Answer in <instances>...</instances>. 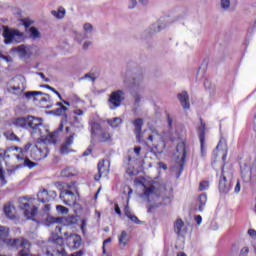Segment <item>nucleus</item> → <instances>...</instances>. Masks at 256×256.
I'll return each mask as SVG.
<instances>
[{"instance_id":"f257e3e1","label":"nucleus","mask_w":256,"mask_h":256,"mask_svg":"<svg viewBox=\"0 0 256 256\" xmlns=\"http://www.w3.org/2000/svg\"><path fill=\"white\" fill-rule=\"evenodd\" d=\"M19 207L24 211L26 219H33L37 215V206H35V198L22 197L19 198Z\"/></svg>"},{"instance_id":"f03ea898","label":"nucleus","mask_w":256,"mask_h":256,"mask_svg":"<svg viewBox=\"0 0 256 256\" xmlns=\"http://www.w3.org/2000/svg\"><path fill=\"white\" fill-rule=\"evenodd\" d=\"M4 43L10 45V43H21L25 40V35L19 30L11 29L8 26H3Z\"/></svg>"},{"instance_id":"7ed1b4c3","label":"nucleus","mask_w":256,"mask_h":256,"mask_svg":"<svg viewBox=\"0 0 256 256\" xmlns=\"http://www.w3.org/2000/svg\"><path fill=\"white\" fill-rule=\"evenodd\" d=\"M6 245L13 247V249H19L21 247L22 250L19 251V256H31V254L29 253V247H31V243H29V240L25 238L6 240Z\"/></svg>"},{"instance_id":"20e7f679","label":"nucleus","mask_w":256,"mask_h":256,"mask_svg":"<svg viewBox=\"0 0 256 256\" xmlns=\"http://www.w3.org/2000/svg\"><path fill=\"white\" fill-rule=\"evenodd\" d=\"M27 127L32 129L33 133H37L40 137H45V133H48V129L43 126V118L35 117V116H27Z\"/></svg>"},{"instance_id":"39448f33","label":"nucleus","mask_w":256,"mask_h":256,"mask_svg":"<svg viewBox=\"0 0 256 256\" xmlns=\"http://www.w3.org/2000/svg\"><path fill=\"white\" fill-rule=\"evenodd\" d=\"M92 137H97L100 143H107L111 141V134L101 127V124L94 122L91 127Z\"/></svg>"},{"instance_id":"423d86ee","label":"nucleus","mask_w":256,"mask_h":256,"mask_svg":"<svg viewBox=\"0 0 256 256\" xmlns=\"http://www.w3.org/2000/svg\"><path fill=\"white\" fill-rule=\"evenodd\" d=\"M125 101V92L123 90L113 91L108 99L109 109L115 111L118 107H121V103Z\"/></svg>"},{"instance_id":"0eeeda50","label":"nucleus","mask_w":256,"mask_h":256,"mask_svg":"<svg viewBox=\"0 0 256 256\" xmlns=\"http://www.w3.org/2000/svg\"><path fill=\"white\" fill-rule=\"evenodd\" d=\"M241 175L244 183H250L252 187L256 188V159L254 160L250 171L243 169Z\"/></svg>"},{"instance_id":"6e6552de","label":"nucleus","mask_w":256,"mask_h":256,"mask_svg":"<svg viewBox=\"0 0 256 256\" xmlns=\"http://www.w3.org/2000/svg\"><path fill=\"white\" fill-rule=\"evenodd\" d=\"M24 97L26 99H33V101H38L39 103H48V101H51V96L41 91H28L24 93Z\"/></svg>"},{"instance_id":"1a4fd4ad","label":"nucleus","mask_w":256,"mask_h":256,"mask_svg":"<svg viewBox=\"0 0 256 256\" xmlns=\"http://www.w3.org/2000/svg\"><path fill=\"white\" fill-rule=\"evenodd\" d=\"M147 140L152 143L154 149H156L157 153H163V149H165V141L159 134H151L148 136Z\"/></svg>"},{"instance_id":"9d476101","label":"nucleus","mask_w":256,"mask_h":256,"mask_svg":"<svg viewBox=\"0 0 256 256\" xmlns=\"http://www.w3.org/2000/svg\"><path fill=\"white\" fill-rule=\"evenodd\" d=\"M233 174V168L231 166L227 167L223 165L218 183H233Z\"/></svg>"},{"instance_id":"9b49d317","label":"nucleus","mask_w":256,"mask_h":256,"mask_svg":"<svg viewBox=\"0 0 256 256\" xmlns=\"http://www.w3.org/2000/svg\"><path fill=\"white\" fill-rule=\"evenodd\" d=\"M132 125L134 127V135L138 143H143V118H136L133 120Z\"/></svg>"},{"instance_id":"f8f14e48","label":"nucleus","mask_w":256,"mask_h":256,"mask_svg":"<svg viewBox=\"0 0 256 256\" xmlns=\"http://www.w3.org/2000/svg\"><path fill=\"white\" fill-rule=\"evenodd\" d=\"M63 127V122H61L58 129H56L54 132H46L44 143H49L50 145H57V137H59V133L63 131Z\"/></svg>"},{"instance_id":"ddd939ff","label":"nucleus","mask_w":256,"mask_h":256,"mask_svg":"<svg viewBox=\"0 0 256 256\" xmlns=\"http://www.w3.org/2000/svg\"><path fill=\"white\" fill-rule=\"evenodd\" d=\"M176 151L178 153L177 157L180 159V173L183 171V163H185V159L187 157V146L185 142H180L176 146Z\"/></svg>"},{"instance_id":"4468645a","label":"nucleus","mask_w":256,"mask_h":256,"mask_svg":"<svg viewBox=\"0 0 256 256\" xmlns=\"http://www.w3.org/2000/svg\"><path fill=\"white\" fill-rule=\"evenodd\" d=\"M31 49V46L20 45L18 47L13 48L12 51L18 53L21 59H29V57L33 55Z\"/></svg>"},{"instance_id":"2eb2a0df","label":"nucleus","mask_w":256,"mask_h":256,"mask_svg":"<svg viewBox=\"0 0 256 256\" xmlns=\"http://www.w3.org/2000/svg\"><path fill=\"white\" fill-rule=\"evenodd\" d=\"M46 256H67V252L63 247L48 246Z\"/></svg>"},{"instance_id":"dca6fc26","label":"nucleus","mask_w":256,"mask_h":256,"mask_svg":"<svg viewBox=\"0 0 256 256\" xmlns=\"http://www.w3.org/2000/svg\"><path fill=\"white\" fill-rule=\"evenodd\" d=\"M106 163L107 162L105 160L98 163V175L94 177L95 181H100L103 175L109 174V164H106Z\"/></svg>"},{"instance_id":"f3484780","label":"nucleus","mask_w":256,"mask_h":256,"mask_svg":"<svg viewBox=\"0 0 256 256\" xmlns=\"http://www.w3.org/2000/svg\"><path fill=\"white\" fill-rule=\"evenodd\" d=\"M60 199H62L65 205H72L75 203V193L70 190H64L60 193Z\"/></svg>"},{"instance_id":"a211bd4d","label":"nucleus","mask_w":256,"mask_h":256,"mask_svg":"<svg viewBox=\"0 0 256 256\" xmlns=\"http://www.w3.org/2000/svg\"><path fill=\"white\" fill-rule=\"evenodd\" d=\"M140 197L141 199H144V201H151V198L153 199V197H157V192H155V186H144V193L141 194Z\"/></svg>"},{"instance_id":"6ab92c4d","label":"nucleus","mask_w":256,"mask_h":256,"mask_svg":"<svg viewBox=\"0 0 256 256\" xmlns=\"http://www.w3.org/2000/svg\"><path fill=\"white\" fill-rule=\"evenodd\" d=\"M174 231L179 237L187 234V228H185V222L181 218H178L174 223Z\"/></svg>"},{"instance_id":"aec40b11","label":"nucleus","mask_w":256,"mask_h":256,"mask_svg":"<svg viewBox=\"0 0 256 256\" xmlns=\"http://www.w3.org/2000/svg\"><path fill=\"white\" fill-rule=\"evenodd\" d=\"M131 95H132L133 100H134L132 113L134 115H138L139 107H141V100L143 99V97L141 96V94H139V92H131Z\"/></svg>"},{"instance_id":"412c9836","label":"nucleus","mask_w":256,"mask_h":256,"mask_svg":"<svg viewBox=\"0 0 256 256\" xmlns=\"http://www.w3.org/2000/svg\"><path fill=\"white\" fill-rule=\"evenodd\" d=\"M70 125L74 132L79 133L83 129V118L81 116H73Z\"/></svg>"},{"instance_id":"4be33fe9","label":"nucleus","mask_w":256,"mask_h":256,"mask_svg":"<svg viewBox=\"0 0 256 256\" xmlns=\"http://www.w3.org/2000/svg\"><path fill=\"white\" fill-rule=\"evenodd\" d=\"M217 151H221L222 153V161H225L227 159V139L222 138L220 139L218 145L216 146Z\"/></svg>"},{"instance_id":"5701e85b","label":"nucleus","mask_w":256,"mask_h":256,"mask_svg":"<svg viewBox=\"0 0 256 256\" xmlns=\"http://www.w3.org/2000/svg\"><path fill=\"white\" fill-rule=\"evenodd\" d=\"M178 101L181 103L183 109H189L191 104H189V94L184 91L178 94Z\"/></svg>"},{"instance_id":"b1692460","label":"nucleus","mask_w":256,"mask_h":256,"mask_svg":"<svg viewBox=\"0 0 256 256\" xmlns=\"http://www.w3.org/2000/svg\"><path fill=\"white\" fill-rule=\"evenodd\" d=\"M233 187V182H218V189L222 195H227Z\"/></svg>"},{"instance_id":"393cba45","label":"nucleus","mask_w":256,"mask_h":256,"mask_svg":"<svg viewBox=\"0 0 256 256\" xmlns=\"http://www.w3.org/2000/svg\"><path fill=\"white\" fill-rule=\"evenodd\" d=\"M143 84V74H135L132 77V84H131V89H137V87H141Z\"/></svg>"},{"instance_id":"a878e982","label":"nucleus","mask_w":256,"mask_h":256,"mask_svg":"<svg viewBox=\"0 0 256 256\" xmlns=\"http://www.w3.org/2000/svg\"><path fill=\"white\" fill-rule=\"evenodd\" d=\"M29 38L33 41H37V39H41V32H39V29L37 27L32 26L28 29Z\"/></svg>"},{"instance_id":"bb28decb","label":"nucleus","mask_w":256,"mask_h":256,"mask_svg":"<svg viewBox=\"0 0 256 256\" xmlns=\"http://www.w3.org/2000/svg\"><path fill=\"white\" fill-rule=\"evenodd\" d=\"M38 201L40 203H48V201H51V198H49V191L47 189H43L37 194Z\"/></svg>"},{"instance_id":"cd10ccee","label":"nucleus","mask_w":256,"mask_h":256,"mask_svg":"<svg viewBox=\"0 0 256 256\" xmlns=\"http://www.w3.org/2000/svg\"><path fill=\"white\" fill-rule=\"evenodd\" d=\"M207 127L205 125V122H203V119H200V126L197 128V134L199 137V141L205 140V131Z\"/></svg>"},{"instance_id":"c85d7f7f","label":"nucleus","mask_w":256,"mask_h":256,"mask_svg":"<svg viewBox=\"0 0 256 256\" xmlns=\"http://www.w3.org/2000/svg\"><path fill=\"white\" fill-rule=\"evenodd\" d=\"M15 127H21V129H27V118L19 117L12 121Z\"/></svg>"},{"instance_id":"c756f323","label":"nucleus","mask_w":256,"mask_h":256,"mask_svg":"<svg viewBox=\"0 0 256 256\" xmlns=\"http://www.w3.org/2000/svg\"><path fill=\"white\" fill-rule=\"evenodd\" d=\"M66 13L67 11L63 8V6H60L58 10L51 11V15H53V17H55L56 19H64Z\"/></svg>"},{"instance_id":"7c9ffc66","label":"nucleus","mask_w":256,"mask_h":256,"mask_svg":"<svg viewBox=\"0 0 256 256\" xmlns=\"http://www.w3.org/2000/svg\"><path fill=\"white\" fill-rule=\"evenodd\" d=\"M84 39H89L93 33V25L91 23H85L83 26Z\"/></svg>"},{"instance_id":"2f4dec72","label":"nucleus","mask_w":256,"mask_h":256,"mask_svg":"<svg viewBox=\"0 0 256 256\" xmlns=\"http://www.w3.org/2000/svg\"><path fill=\"white\" fill-rule=\"evenodd\" d=\"M7 237H9V228L0 226V241L7 243L9 240Z\"/></svg>"},{"instance_id":"473e14b6","label":"nucleus","mask_w":256,"mask_h":256,"mask_svg":"<svg viewBox=\"0 0 256 256\" xmlns=\"http://www.w3.org/2000/svg\"><path fill=\"white\" fill-rule=\"evenodd\" d=\"M107 123L113 129H117V127H119V125H121V123H123V120L120 117H115V118H112V119H108Z\"/></svg>"},{"instance_id":"72a5a7b5","label":"nucleus","mask_w":256,"mask_h":256,"mask_svg":"<svg viewBox=\"0 0 256 256\" xmlns=\"http://www.w3.org/2000/svg\"><path fill=\"white\" fill-rule=\"evenodd\" d=\"M67 111L68 108L66 106H61L59 108H56L52 110L53 115H57L58 117H61V115H64L65 119H67Z\"/></svg>"},{"instance_id":"f704fd0d","label":"nucleus","mask_w":256,"mask_h":256,"mask_svg":"<svg viewBox=\"0 0 256 256\" xmlns=\"http://www.w3.org/2000/svg\"><path fill=\"white\" fill-rule=\"evenodd\" d=\"M13 206L10 204L4 206V213L8 219H15V214L13 213Z\"/></svg>"},{"instance_id":"c9c22d12","label":"nucleus","mask_w":256,"mask_h":256,"mask_svg":"<svg viewBox=\"0 0 256 256\" xmlns=\"http://www.w3.org/2000/svg\"><path fill=\"white\" fill-rule=\"evenodd\" d=\"M9 153V150L4 152V158L7 159L9 157V155L7 154ZM1 157H3V154L0 153V159ZM0 181L2 183V185H7V180H5V172L0 169Z\"/></svg>"},{"instance_id":"e433bc0d","label":"nucleus","mask_w":256,"mask_h":256,"mask_svg":"<svg viewBox=\"0 0 256 256\" xmlns=\"http://www.w3.org/2000/svg\"><path fill=\"white\" fill-rule=\"evenodd\" d=\"M4 136L6 137V139L8 141H21L20 138H18V136H16L15 132L11 131V130H8L4 133Z\"/></svg>"},{"instance_id":"4c0bfd02","label":"nucleus","mask_w":256,"mask_h":256,"mask_svg":"<svg viewBox=\"0 0 256 256\" xmlns=\"http://www.w3.org/2000/svg\"><path fill=\"white\" fill-rule=\"evenodd\" d=\"M119 243L123 247H125L127 243H129V237L127 236V231L123 230L121 232V235L119 236Z\"/></svg>"},{"instance_id":"58836bf2","label":"nucleus","mask_w":256,"mask_h":256,"mask_svg":"<svg viewBox=\"0 0 256 256\" xmlns=\"http://www.w3.org/2000/svg\"><path fill=\"white\" fill-rule=\"evenodd\" d=\"M69 238L72 239L75 249L81 247V237L76 234H70Z\"/></svg>"},{"instance_id":"ea45409f","label":"nucleus","mask_w":256,"mask_h":256,"mask_svg":"<svg viewBox=\"0 0 256 256\" xmlns=\"http://www.w3.org/2000/svg\"><path fill=\"white\" fill-rule=\"evenodd\" d=\"M204 87L210 93V95H215V85L211 83L209 80L204 81Z\"/></svg>"},{"instance_id":"a19ab883","label":"nucleus","mask_w":256,"mask_h":256,"mask_svg":"<svg viewBox=\"0 0 256 256\" xmlns=\"http://www.w3.org/2000/svg\"><path fill=\"white\" fill-rule=\"evenodd\" d=\"M207 203V194L202 193L199 196V211H203Z\"/></svg>"},{"instance_id":"79ce46f5","label":"nucleus","mask_w":256,"mask_h":256,"mask_svg":"<svg viewBox=\"0 0 256 256\" xmlns=\"http://www.w3.org/2000/svg\"><path fill=\"white\" fill-rule=\"evenodd\" d=\"M7 90L8 93H12L13 95H21V93H23V89H21L19 86H9Z\"/></svg>"},{"instance_id":"37998d69","label":"nucleus","mask_w":256,"mask_h":256,"mask_svg":"<svg viewBox=\"0 0 256 256\" xmlns=\"http://www.w3.org/2000/svg\"><path fill=\"white\" fill-rule=\"evenodd\" d=\"M220 9L222 11H229L231 9V0H220Z\"/></svg>"},{"instance_id":"c03bdc74","label":"nucleus","mask_w":256,"mask_h":256,"mask_svg":"<svg viewBox=\"0 0 256 256\" xmlns=\"http://www.w3.org/2000/svg\"><path fill=\"white\" fill-rule=\"evenodd\" d=\"M71 145L66 144L65 142L61 145L60 147V153L61 155H69V153H71Z\"/></svg>"},{"instance_id":"a18cd8bd","label":"nucleus","mask_w":256,"mask_h":256,"mask_svg":"<svg viewBox=\"0 0 256 256\" xmlns=\"http://www.w3.org/2000/svg\"><path fill=\"white\" fill-rule=\"evenodd\" d=\"M163 23H165V20L160 19L158 22L154 23L153 27H154V33H159V31H161V29H165L166 25H163Z\"/></svg>"},{"instance_id":"49530a36","label":"nucleus","mask_w":256,"mask_h":256,"mask_svg":"<svg viewBox=\"0 0 256 256\" xmlns=\"http://www.w3.org/2000/svg\"><path fill=\"white\" fill-rule=\"evenodd\" d=\"M49 247H63V237H57L56 239H53L52 245H49Z\"/></svg>"},{"instance_id":"de8ad7c7","label":"nucleus","mask_w":256,"mask_h":256,"mask_svg":"<svg viewBox=\"0 0 256 256\" xmlns=\"http://www.w3.org/2000/svg\"><path fill=\"white\" fill-rule=\"evenodd\" d=\"M75 174L73 173V168L67 167L66 169L61 171V177H73Z\"/></svg>"},{"instance_id":"09e8293b","label":"nucleus","mask_w":256,"mask_h":256,"mask_svg":"<svg viewBox=\"0 0 256 256\" xmlns=\"http://www.w3.org/2000/svg\"><path fill=\"white\" fill-rule=\"evenodd\" d=\"M75 137H77V134L75 132H71L70 135L66 137L64 143L71 146L73 144Z\"/></svg>"},{"instance_id":"8fccbe9b","label":"nucleus","mask_w":256,"mask_h":256,"mask_svg":"<svg viewBox=\"0 0 256 256\" xmlns=\"http://www.w3.org/2000/svg\"><path fill=\"white\" fill-rule=\"evenodd\" d=\"M200 152L201 157H205L207 155V147L205 146V140H200Z\"/></svg>"},{"instance_id":"3c124183","label":"nucleus","mask_w":256,"mask_h":256,"mask_svg":"<svg viewBox=\"0 0 256 256\" xmlns=\"http://www.w3.org/2000/svg\"><path fill=\"white\" fill-rule=\"evenodd\" d=\"M47 223H48V225H54V223H61V218H55L53 216H48Z\"/></svg>"},{"instance_id":"603ef678","label":"nucleus","mask_w":256,"mask_h":256,"mask_svg":"<svg viewBox=\"0 0 256 256\" xmlns=\"http://www.w3.org/2000/svg\"><path fill=\"white\" fill-rule=\"evenodd\" d=\"M56 210L58 211V213H61L62 215H67V213H69V209L62 205H57Z\"/></svg>"},{"instance_id":"864d4df0","label":"nucleus","mask_w":256,"mask_h":256,"mask_svg":"<svg viewBox=\"0 0 256 256\" xmlns=\"http://www.w3.org/2000/svg\"><path fill=\"white\" fill-rule=\"evenodd\" d=\"M209 189V181L204 180L199 184V191H207Z\"/></svg>"},{"instance_id":"5fc2aeb1","label":"nucleus","mask_w":256,"mask_h":256,"mask_svg":"<svg viewBox=\"0 0 256 256\" xmlns=\"http://www.w3.org/2000/svg\"><path fill=\"white\" fill-rule=\"evenodd\" d=\"M36 165H37V163H35V162L29 160L28 158H26V159L24 160V166H25V167H28L29 169H33V167H35Z\"/></svg>"},{"instance_id":"6e6d98bb","label":"nucleus","mask_w":256,"mask_h":256,"mask_svg":"<svg viewBox=\"0 0 256 256\" xmlns=\"http://www.w3.org/2000/svg\"><path fill=\"white\" fill-rule=\"evenodd\" d=\"M128 219H130V221H132V223H135L136 225H141V220H139V218L133 214H131Z\"/></svg>"},{"instance_id":"4d7b16f0","label":"nucleus","mask_w":256,"mask_h":256,"mask_svg":"<svg viewBox=\"0 0 256 256\" xmlns=\"http://www.w3.org/2000/svg\"><path fill=\"white\" fill-rule=\"evenodd\" d=\"M73 114L76 116V117H83L85 115V112L82 110V109H79V108H75L73 110Z\"/></svg>"},{"instance_id":"13d9d810","label":"nucleus","mask_w":256,"mask_h":256,"mask_svg":"<svg viewBox=\"0 0 256 256\" xmlns=\"http://www.w3.org/2000/svg\"><path fill=\"white\" fill-rule=\"evenodd\" d=\"M81 79H90V81H92L94 83V81L97 80V78L95 77V74H91V73H87L84 75V77H82Z\"/></svg>"},{"instance_id":"bf43d9fd","label":"nucleus","mask_w":256,"mask_h":256,"mask_svg":"<svg viewBox=\"0 0 256 256\" xmlns=\"http://www.w3.org/2000/svg\"><path fill=\"white\" fill-rule=\"evenodd\" d=\"M67 223H69L70 225H75V223H77V217L75 216H70L66 219Z\"/></svg>"},{"instance_id":"052dcab7","label":"nucleus","mask_w":256,"mask_h":256,"mask_svg":"<svg viewBox=\"0 0 256 256\" xmlns=\"http://www.w3.org/2000/svg\"><path fill=\"white\" fill-rule=\"evenodd\" d=\"M135 7H137V0H129L128 9H135Z\"/></svg>"},{"instance_id":"680f3d73","label":"nucleus","mask_w":256,"mask_h":256,"mask_svg":"<svg viewBox=\"0 0 256 256\" xmlns=\"http://www.w3.org/2000/svg\"><path fill=\"white\" fill-rule=\"evenodd\" d=\"M48 197L51 199V201H53V199L57 197V192L55 190L48 191Z\"/></svg>"},{"instance_id":"e2e57ef3","label":"nucleus","mask_w":256,"mask_h":256,"mask_svg":"<svg viewBox=\"0 0 256 256\" xmlns=\"http://www.w3.org/2000/svg\"><path fill=\"white\" fill-rule=\"evenodd\" d=\"M234 193L239 194L241 193V182L237 180L236 186L234 188Z\"/></svg>"},{"instance_id":"0e129e2a","label":"nucleus","mask_w":256,"mask_h":256,"mask_svg":"<svg viewBox=\"0 0 256 256\" xmlns=\"http://www.w3.org/2000/svg\"><path fill=\"white\" fill-rule=\"evenodd\" d=\"M249 254V247H243L240 251V256H247Z\"/></svg>"},{"instance_id":"69168bd1","label":"nucleus","mask_w":256,"mask_h":256,"mask_svg":"<svg viewBox=\"0 0 256 256\" xmlns=\"http://www.w3.org/2000/svg\"><path fill=\"white\" fill-rule=\"evenodd\" d=\"M124 213H125V215H126V217H131V209H129V206H126L125 208H124Z\"/></svg>"},{"instance_id":"338daca9","label":"nucleus","mask_w":256,"mask_h":256,"mask_svg":"<svg viewBox=\"0 0 256 256\" xmlns=\"http://www.w3.org/2000/svg\"><path fill=\"white\" fill-rule=\"evenodd\" d=\"M248 234L250 235V237H256V231L253 229H249Z\"/></svg>"},{"instance_id":"774afa93","label":"nucleus","mask_w":256,"mask_h":256,"mask_svg":"<svg viewBox=\"0 0 256 256\" xmlns=\"http://www.w3.org/2000/svg\"><path fill=\"white\" fill-rule=\"evenodd\" d=\"M71 256H83V252L82 250H79L77 252L72 253Z\"/></svg>"}]
</instances>
